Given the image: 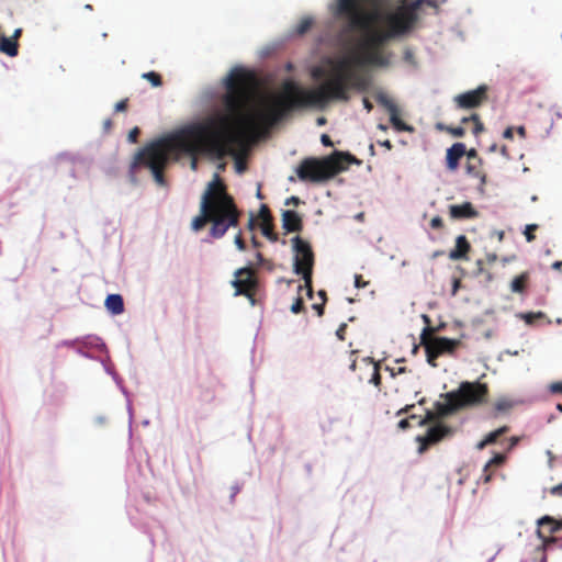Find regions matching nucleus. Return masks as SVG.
I'll use <instances>...</instances> for the list:
<instances>
[{
    "label": "nucleus",
    "mask_w": 562,
    "mask_h": 562,
    "mask_svg": "<svg viewBox=\"0 0 562 562\" xmlns=\"http://www.w3.org/2000/svg\"><path fill=\"white\" fill-rule=\"evenodd\" d=\"M252 77L241 68L233 69L226 78L224 105L227 114H214L201 122L191 123L175 133L157 139L135 156L133 167L148 168L155 181L165 184L164 170L171 156L186 154L191 157V169L198 167L199 155L223 159L235 153L238 131L252 132L261 126H272L291 110L278 112L279 94L271 97L262 109L250 111V85Z\"/></svg>",
    "instance_id": "obj_1"
},
{
    "label": "nucleus",
    "mask_w": 562,
    "mask_h": 562,
    "mask_svg": "<svg viewBox=\"0 0 562 562\" xmlns=\"http://www.w3.org/2000/svg\"><path fill=\"white\" fill-rule=\"evenodd\" d=\"M374 1H337V13L346 20L344 32H359L363 35L360 44L363 54L327 58L326 65L329 69L322 66L314 67L311 71L312 78L326 79L314 89H304L291 79L284 80L277 103L280 106L278 114L284 110L324 108L331 100L347 101L350 89H364L367 85L366 79L355 72V66L367 64L389 66L390 54H385L382 47L389 41L408 34L414 27L397 7L385 11L367 9L366 4Z\"/></svg>",
    "instance_id": "obj_2"
},
{
    "label": "nucleus",
    "mask_w": 562,
    "mask_h": 562,
    "mask_svg": "<svg viewBox=\"0 0 562 562\" xmlns=\"http://www.w3.org/2000/svg\"><path fill=\"white\" fill-rule=\"evenodd\" d=\"M239 221V211L234 199L227 193L226 187L217 173L204 191L200 214L191 223L194 232H199L211 223L210 235L214 238L223 237L228 228L236 227Z\"/></svg>",
    "instance_id": "obj_3"
},
{
    "label": "nucleus",
    "mask_w": 562,
    "mask_h": 562,
    "mask_svg": "<svg viewBox=\"0 0 562 562\" xmlns=\"http://www.w3.org/2000/svg\"><path fill=\"white\" fill-rule=\"evenodd\" d=\"M487 384L469 381L461 382L457 390L441 395L445 401L435 404L436 415L427 412V418L432 420L436 416L447 417L461 409L482 405L487 402Z\"/></svg>",
    "instance_id": "obj_4"
},
{
    "label": "nucleus",
    "mask_w": 562,
    "mask_h": 562,
    "mask_svg": "<svg viewBox=\"0 0 562 562\" xmlns=\"http://www.w3.org/2000/svg\"><path fill=\"white\" fill-rule=\"evenodd\" d=\"M349 157L348 154L336 153L322 159L304 158L296 168V175L301 181L324 182L344 170L345 167L341 160Z\"/></svg>",
    "instance_id": "obj_5"
},
{
    "label": "nucleus",
    "mask_w": 562,
    "mask_h": 562,
    "mask_svg": "<svg viewBox=\"0 0 562 562\" xmlns=\"http://www.w3.org/2000/svg\"><path fill=\"white\" fill-rule=\"evenodd\" d=\"M294 257V272L301 274L304 280V285H299V291L306 288L307 295L311 297L313 294L312 274L314 267V252L308 241L302 239L300 236L292 238Z\"/></svg>",
    "instance_id": "obj_6"
},
{
    "label": "nucleus",
    "mask_w": 562,
    "mask_h": 562,
    "mask_svg": "<svg viewBox=\"0 0 562 562\" xmlns=\"http://www.w3.org/2000/svg\"><path fill=\"white\" fill-rule=\"evenodd\" d=\"M430 328L426 327L420 336V344L425 347L427 362L431 367H437V358L441 355H452L460 345V340L447 337H431Z\"/></svg>",
    "instance_id": "obj_7"
},
{
    "label": "nucleus",
    "mask_w": 562,
    "mask_h": 562,
    "mask_svg": "<svg viewBox=\"0 0 562 562\" xmlns=\"http://www.w3.org/2000/svg\"><path fill=\"white\" fill-rule=\"evenodd\" d=\"M235 289V295L246 296L254 306L257 304V293L259 290V280L250 267H243L235 271V279L232 281Z\"/></svg>",
    "instance_id": "obj_8"
},
{
    "label": "nucleus",
    "mask_w": 562,
    "mask_h": 562,
    "mask_svg": "<svg viewBox=\"0 0 562 562\" xmlns=\"http://www.w3.org/2000/svg\"><path fill=\"white\" fill-rule=\"evenodd\" d=\"M487 86L482 85L474 90L454 97L456 105L459 109H476L487 100Z\"/></svg>",
    "instance_id": "obj_9"
},
{
    "label": "nucleus",
    "mask_w": 562,
    "mask_h": 562,
    "mask_svg": "<svg viewBox=\"0 0 562 562\" xmlns=\"http://www.w3.org/2000/svg\"><path fill=\"white\" fill-rule=\"evenodd\" d=\"M443 2H446V0H402L397 9L405 18L409 19L411 25L415 29L419 20L418 10L422 5L426 4L431 8H438V5Z\"/></svg>",
    "instance_id": "obj_10"
},
{
    "label": "nucleus",
    "mask_w": 562,
    "mask_h": 562,
    "mask_svg": "<svg viewBox=\"0 0 562 562\" xmlns=\"http://www.w3.org/2000/svg\"><path fill=\"white\" fill-rule=\"evenodd\" d=\"M376 101L382 105L390 114V122L392 126L398 132H413V127L406 124L400 117V110L397 105L385 94H379Z\"/></svg>",
    "instance_id": "obj_11"
},
{
    "label": "nucleus",
    "mask_w": 562,
    "mask_h": 562,
    "mask_svg": "<svg viewBox=\"0 0 562 562\" xmlns=\"http://www.w3.org/2000/svg\"><path fill=\"white\" fill-rule=\"evenodd\" d=\"M448 434H450V428L440 423L429 427L426 435L418 438L420 441L419 452L423 453L428 446L438 442Z\"/></svg>",
    "instance_id": "obj_12"
},
{
    "label": "nucleus",
    "mask_w": 562,
    "mask_h": 562,
    "mask_svg": "<svg viewBox=\"0 0 562 562\" xmlns=\"http://www.w3.org/2000/svg\"><path fill=\"white\" fill-rule=\"evenodd\" d=\"M467 148L463 143H454L447 149L446 164L450 171H456L459 167L460 159L465 155Z\"/></svg>",
    "instance_id": "obj_13"
},
{
    "label": "nucleus",
    "mask_w": 562,
    "mask_h": 562,
    "mask_svg": "<svg viewBox=\"0 0 562 562\" xmlns=\"http://www.w3.org/2000/svg\"><path fill=\"white\" fill-rule=\"evenodd\" d=\"M449 215L453 220L475 218L479 212L474 209L471 202L462 204H453L449 206Z\"/></svg>",
    "instance_id": "obj_14"
},
{
    "label": "nucleus",
    "mask_w": 562,
    "mask_h": 562,
    "mask_svg": "<svg viewBox=\"0 0 562 562\" xmlns=\"http://www.w3.org/2000/svg\"><path fill=\"white\" fill-rule=\"evenodd\" d=\"M471 250V245L464 235H459L456 238L454 248L450 250L449 258L451 260H467Z\"/></svg>",
    "instance_id": "obj_15"
},
{
    "label": "nucleus",
    "mask_w": 562,
    "mask_h": 562,
    "mask_svg": "<svg viewBox=\"0 0 562 562\" xmlns=\"http://www.w3.org/2000/svg\"><path fill=\"white\" fill-rule=\"evenodd\" d=\"M282 227L288 232H301L303 228V222L301 216L292 210H285L282 212Z\"/></svg>",
    "instance_id": "obj_16"
},
{
    "label": "nucleus",
    "mask_w": 562,
    "mask_h": 562,
    "mask_svg": "<svg viewBox=\"0 0 562 562\" xmlns=\"http://www.w3.org/2000/svg\"><path fill=\"white\" fill-rule=\"evenodd\" d=\"M543 525L550 526V532H558V531L562 530V520L561 519H555L554 517H552L550 515L541 516L540 518L537 519L538 529L536 530V533H537V537L542 541L544 540V535L540 530V527Z\"/></svg>",
    "instance_id": "obj_17"
},
{
    "label": "nucleus",
    "mask_w": 562,
    "mask_h": 562,
    "mask_svg": "<svg viewBox=\"0 0 562 562\" xmlns=\"http://www.w3.org/2000/svg\"><path fill=\"white\" fill-rule=\"evenodd\" d=\"M507 459H488L487 462L483 465L482 475L480 480L484 483L491 482L494 472L505 464Z\"/></svg>",
    "instance_id": "obj_18"
},
{
    "label": "nucleus",
    "mask_w": 562,
    "mask_h": 562,
    "mask_svg": "<svg viewBox=\"0 0 562 562\" xmlns=\"http://www.w3.org/2000/svg\"><path fill=\"white\" fill-rule=\"evenodd\" d=\"M530 282V273L525 271L515 277L510 282V291L513 293L525 294Z\"/></svg>",
    "instance_id": "obj_19"
},
{
    "label": "nucleus",
    "mask_w": 562,
    "mask_h": 562,
    "mask_svg": "<svg viewBox=\"0 0 562 562\" xmlns=\"http://www.w3.org/2000/svg\"><path fill=\"white\" fill-rule=\"evenodd\" d=\"M104 305L114 315H120L124 312V301L120 294L108 295Z\"/></svg>",
    "instance_id": "obj_20"
},
{
    "label": "nucleus",
    "mask_w": 562,
    "mask_h": 562,
    "mask_svg": "<svg viewBox=\"0 0 562 562\" xmlns=\"http://www.w3.org/2000/svg\"><path fill=\"white\" fill-rule=\"evenodd\" d=\"M0 52L10 57L18 56L19 42H15L14 38L2 36L0 38Z\"/></svg>",
    "instance_id": "obj_21"
},
{
    "label": "nucleus",
    "mask_w": 562,
    "mask_h": 562,
    "mask_svg": "<svg viewBox=\"0 0 562 562\" xmlns=\"http://www.w3.org/2000/svg\"><path fill=\"white\" fill-rule=\"evenodd\" d=\"M481 167H482V160L477 159V160L468 161L465 169H467L468 175H470L474 178H480L481 182L484 184L486 181V176L483 172Z\"/></svg>",
    "instance_id": "obj_22"
},
{
    "label": "nucleus",
    "mask_w": 562,
    "mask_h": 562,
    "mask_svg": "<svg viewBox=\"0 0 562 562\" xmlns=\"http://www.w3.org/2000/svg\"><path fill=\"white\" fill-rule=\"evenodd\" d=\"M363 362H366L367 366L372 367V375H371L369 382L372 383L374 386L380 387L381 374H380L379 364L376 362H374L371 358H364Z\"/></svg>",
    "instance_id": "obj_23"
},
{
    "label": "nucleus",
    "mask_w": 562,
    "mask_h": 562,
    "mask_svg": "<svg viewBox=\"0 0 562 562\" xmlns=\"http://www.w3.org/2000/svg\"><path fill=\"white\" fill-rule=\"evenodd\" d=\"M469 122H472L473 123V128H472V133L477 136L480 133H482L484 131V125L483 123L481 122L480 120V116L479 114H472L471 116L469 117H463L461 120V123L462 124H467Z\"/></svg>",
    "instance_id": "obj_24"
},
{
    "label": "nucleus",
    "mask_w": 562,
    "mask_h": 562,
    "mask_svg": "<svg viewBox=\"0 0 562 562\" xmlns=\"http://www.w3.org/2000/svg\"><path fill=\"white\" fill-rule=\"evenodd\" d=\"M507 431H508V427H506V426L501 427V428L496 429L495 431H492L491 434L487 435V437L483 441H481L479 443V448H483L484 446H486L488 443L496 442L497 439Z\"/></svg>",
    "instance_id": "obj_25"
},
{
    "label": "nucleus",
    "mask_w": 562,
    "mask_h": 562,
    "mask_svg": "<svg viewBox=\"0 0 562 562\" xmlns=\"http://www.w3.org/2000/svg\"><path fill=\"white\" fill-rule=\"evenodd\" d=\"M514 406L515 402L509 397H501L494 404L495 411L498 413H506L510 411Z\"/></svg>",
    "instance_id": "obj_26"
},
{
    "label": "nucleus",
    "mask_w": 562,
    "mask_h": 562,
    "mask_svg": "<svg viewBox=\"0 0 562 562\" xmlns=\"http://www.w3.org/2000/svg\"><path fill=\"white\" fill-rule=\"evenodd\" d=\"M261 233L271 241L278 240V235L273 232V223H260Z\"/></svg>",
    "instance_id": "obj_27"
},
{
    "label": "nucleus",
    "mask_w": 562,
    "mask_h": 562,
    "mask_svg": "<svg viewBox=\"0 0 562 562\" xmlns=\"http://www.w3.org/2000/svg\"><path fill=\"white\" fill-rule=\"evenodd\" d=\"M438 130L447 131L449 134H451L454 137H463L465 134V130L462 126H445L442 124L437 125Z\"/></svg>",
    "instance_id": "obj_28"
},
{
    "label": "nucleus",
    "mask_w": 562,
    "mask_h": 562,
    "mask_svg": "<svg viewBox=\"0 0 562 562\" xmlns=\"http://www.w3.org/2000/svg\"><path fill=\"white\" fill-rule=\"evenodd\" d=\"M144 79L149 81L153 87H160L162 85L161 76L155 71H148L142 75Z\"/></svg>",
    "instance_id": "obj_29"
},
{
    "label": "nucleus",
    "mask_w": 562,
    "mask_h": 562,
    "mask_svg": "<svg viewBox=\"0 0 562 562\" xmlns=\"http://www.w3.org/2000/svg\"><path fill=\"white\" fill-rule=\"evenodd\" d=\"M313 24V20L311 18H303L296 25L295 32L299 35H303L306 33Z\"/></svg>",
    "instance_id": "obj_30"
},
{
    "label": "nucleus",
    "mask_w": 562,
    "mask_h": 562,
    "mask_svg": "<svg viewBox=\"0 0 562 562\" xmlns=\"http://www.w3.org/2000/svg\"><path fill=\"white\" fill-rule=\"evenodd\" d=\"M544 314L542 312H530V313H524L521 314V318L526 322L528 325H533L536 319L543 318Z\"/></svg>",
    "instance_id": "obj_31"
},
{
    "label": "nucleus",
    "mask_w": 562,
    "mask_h": 562,
    "mask_svg": "<svg viewBox=\"0 0 562 562\" xmlns=\"http://www.w3.org/2000/svg\"><path fill=\"white\" fill-rule=\"evenodd\" d=\"M258 217L261 221V223L272 222V216H271L270 210L266 204H262L260 206Z\"/></svg>",
    "instance_id": "obj_32"
},
{
    "label": "nucleus",
    "mask_w": 562,
    "mask_h": 562,
    "mask_svg": "<svg viewBox=\"0 0 562 562\" xmlns=\"http://www.w3.org/2000/svg\"><path fill=\"white\" fill-rule=\"evenodd\" d=\"M537 228H538L537 224H529L526 226L524 235L528 243H531L536 239V235L533 233H535V231H537Z\"/></svg>",
    "instance_id": "obj_33"
},
{
    "label": "nucleus",
    "mask_w": 562,
    "mask_h": 562,
    "mask_svg": "<svg viewBox=\"0 0 562 562\" xmlns=\"http://www.w3.org/2000/svg\"><path fill=\"white\" fill-rule=\"evenodd\" d=\"M339 422L338 418H327L322 423V429L325 432H330L334 430V425Z\"/></svg>",
    "instance_id": "obj_34"
},
{
    "label": "nucleus",
    "mask_w": 562,
    "mask_h": 562,
    "mask_svg": "<svg viewBox=\"0 0 562 562\" xmlns=\"http://www.w3.org/2000/svg\"><path fill=\"white\" fill-rule=\"evenodd\" d=\"M304 310V302L302 296H297L294 303L291 305V312L294 314H299Z\"/></svg>",
    "instance_id": "obj_35"
},
{
    "label": "nucleus",
    "mask_w": 562,
    "mask_h": 562,
    "mask_svg": "<svg viewBox=\"0 0 562 562\" xmlns=\"http://www.w3.org/2000/svg\"><path fill=\"white\" fill-rule=\"evenodd\" d=\"M518 440L519 439L517 437L510 438V440L508 442V447L506 449V452L509 451L512 448H514L517 445ZM504 453H505V451L494 452L493 457H497V458L505 457Z\"/></svg>",
    "instance_id": "obj_36"
},
{
    "label": "nucleus",
    "mask_w": 562,
    "mask_h": 562,
    "mask_svg": "<svg viewBox=\"0 0 562 562\" xmlns=\"http://www.w3.org/2000/svg\"><path fill=\"white\" fill-rule=\"evenodd\" d=\"M417 420V417L415 415L409 416L408 418H404L398 422V428L405 430L411 427V422Z\"/></svg>",
    "instance_id": "obj_37"
},
{
    "label": "nucleus",
    "mask_w": 562,
    "mask_h": 562,
    "mask_svg": "<svg viewBox=\"0 0 562 562\" xmlns=\"http://www.w3.org/2000/svg\"><path fill=\"white\" fill-rule=\"evenodd\" d=\"M430 227L434 229H441L443 227V221L440 216H435L430 221Z\"/></svg>",
    "instance_id": "obj_38"
},
{
    "label": "nucleus",
    "mask_w": 562,
    "mask_h": 562,
    "mask_svg": "<svg viewBox=\"0 0 562 562\" xmlns=\"http://www.w3.org/2000/svg\"><path fill=\"white\" fill-rule=\"evenodd\" d=\"M139 134H140L139 128L134 127L130 131L127 138L131 143H137Z\"/></svg>",
    "instance_id": "obj_39"
},
{
    "label": "nucleus",
    "mask_w": 562,
    "mask_h": 562,
    "mask_svg": "<svg viewBox=\"0 0 562 562\" xmlns=\"http://www.w3.org/2000/svg\"><path fill=\"white\" fill-rule=\"evenodd\" d=\"M346 330H347V324L346 323L340 324V326L336 330V336L339 340L346 339Z\"/></svg>",
    "instance_id": "obj_40"
},
{
    "label": "nucleus",
    "mask_w": 562,
    "mask_h": 562,
    "mask_svg": "<svg viewBox=\"0 0 562 562\" xmlns=\"http://www.w3.org/2000/svg\"><path fill=\"white\" fill-rule=\"evenodd\" d=\"M234 241H235L236 247L239 250L243 251V250L246 249V244H245V240L241 237V233L240 232L235 236V240Z\"/></svg>",
    "instance_id": "obj_41"
},
{
    "label": "nucleus",
    "mask_w": 562,
    "mask_h": 562,
    "mask_svg": "<svg viewBox=\"0 0 562 562\" xmlns=\"http://www.w3.org/2000/svg\"><path fill=\"white\" fill-rule=\"evenodd\" d=\"M369 284L368 281H364L361 274L355 276V286L358 289L366 288Z\"/></svg>",
    "instance_id": "obj_42"
},
{
    "label": "nucleus",
    "mask_w": 562,
    "mask_h": 562,
    "mask_svg": "<svg viewBox=\"0 0 562 562\" xmlns=\"http://www.w3.org/2000/svg\"><path fill=\"white\" fill-rule=\"evenodd\" d=\"M240 490H241V486L238 483H236L232 486V493L229 496L231 503L234 502L236 495L240 492Z\"/></svg>",
    "instance_id": "obj_43"
},
{
    "label": "nucleus",
    "mask_w": 562,
    "mask_h": 562,
    "mask_svg": "<svg viewBox=\"0 0 562 562\" xmlns=\"http://www.w3.org/2000/svg\"><path fill=\"white\" fill-rule=\"evenodd\" d=\"M126 109H127V99L121 100L115 104L116 112H122V111H125Z\"/></svg>",
    "instance_id": "obj_44"
},
{
    "label": "nucleus",
    "mask_w": 562,
    "mask_h": 562,
    "mask_svg": "<svg viewBox=\"0 0 562 562\" xmlns=\"http://www.w3.org/2000/svg\"><path fill=\"white\" fill-rule=\"evenodd\" d=\"M467 157H468V161H471V160H477V159H481L479 156H477V153L474 148H471L470 150H468L465 153Z\"/></svg>",
    "instance_id": "obj_45"
},
{
    "label": "nucleus",
    "mask_w": 562,
    "mask_h": 562,
    "mask_svg": "<svg viewBox=\"0 0 562 562\" xmlns=\"http://www.w3.org/2000/svg\"><path fill=\"white\" fill-rule=\"evenodd\" d=\"M550 493L554 496H562V482L550 488Z\"/></svg>",
    "instance_id": "obj_46"
},
{
    "label": "nucleus",
    "mask_w": 562,
    "mask_h": 562,
    "mask_svg": "<svg viewBox=\"0 0 562 562\" xmlns=\"http://www.w3.org/2000/svg\"><path fill=\"white\" fill-rule=\"evenodd\" d=\"M552 393H562V382H555L550 385Z\"/></svg>",
    "instance_id": "obj_47"
},
{
    "label": "nucleus",
    "mask_w": 562,
    "mask_h": 562,
    "mask_svg": "<svg viewBox=\"0 0 562 562\" xmlns=\"http://www.w3.org/2000/svg\"><path fill=\"white\" fill-rule=\"evenodd\" d=\"M324 306H325V303L322 302V303H315L313 304V308L317 312V315L318 316H322L324 314Z\"/></svg>",
    "instance_id": "obj_48"
},
{
    "label": "nucleus",
    "mask_w": 562,
    "mask_h": 562,
    "mask_svg": "<svg viewBox=\"0 0 562 562\" xmlns=\"http://www.w3.org/2000/svg\"><path fill=\"white\" fill-rule=\"evenodd\" d=\"M503 137L506 138V139H513L514 137V128L512 126L507 127L504 133H503Z\"/></svg>",
    "instance_id": "obj_49"
},
{
    "label": "nucleus",
    "mask_w": 562,
    "mask_h": 562,
    "mask_svg": "<svg viewBox=\"0 0 562 562\" xmlns=\"http://www.w3.org/2000/svg\"><path fill=\"white\" fill-rule=\"evenodd\" d=\"M321 142L324 146H333V142L327 134H323L321 137Z\"/></svg>",
    "instance_id": "obj_50"
},
{
    "label": "nucleus",
    "mask_w": 562,
    "mask_h": 562,
    "mask_svg": "<svg viewBox=\"0 0 562 562\" xmlns=\"http://www.w3.org/2000/svg\"><path fill=\"white\" fill-rule=\"evenodd\" d=\"M300 203H301L300 198L294 196V195L289 198V199H286V201H285L286 205H289V204L299 205Z\"/></svg>",
    "instance_id": "obj_51"
},
{
    "label": "nucleus",
    "mask_w": 562,
    "mask_h": 562,
    "mask_svg": "<svg viewBox=\"0 0 562 562\" xmlns=\"http://www.w3.org/2000/svg\"><path fill=\"white\" fill-rule=\"evenodd\" d=\"M363 106L368 112H371L373 109V105L368 98L363 99Z\"/></svg>",
    "instance_id": "obj_52"
},
{
    "label": "nucleus",
    "mask_w": 562,
    "mask_h": 562,
    "mask_svg": "<svg viewBox=\"0 0 562 562\" xmlns=\"http://www.w3.org/2000/svg\"><path fill=\"white\" fill-rule=\"evenodd\" d=\"M486 260L488 263H493L497 260V255L496 254H487L486 255Z\"/></svg>",
    "instance_id": "obj_53"
},
{
    "label": "nucleus",
    "mask_w": 562,
    "mask_h": 562,
    "mask_svg": "<svg viewBox=\"0 0 562 562\" xmlns=\"http://www.w3.org/2000/svg\"><path fill=\"white\" fill-rule=\"evenodd\" d=\"M379 144L381 146L385 147L389 150H391L393 148V145H392V143L389 139H385L383 142H379Z\"/></svg>",
    "instance_id": "obj_54"
},
{
    "label": "nucleus",
    "mask_w": 562,
    "mask_h": 562,
    "mask_svg": "<svg viewBox=\"0 0 562 562\" xmlns=\"http://www.w3.org/2000/svg\"><path fill=\"white\" fill-rule=\"evenodd\" d=\"M516 132H517V134H518L520 137H522V138H525V137H526V128H525L524 126H518V127L516 128Z\"/></svg>",
    "instance_id": "obj_55"
},
{
    "label": "nucleus",
    "mask_w": 562,
    "mask_h": 562,
    "mask_svg": "<svg viewBox=\"0 0 562 562\" xmlns=\"http://www.w3.org/2000/svg\"><path fill=\"white\" fill-rule=\"evenodd\" d=\"M22 34V30L21 29H16L13 33V35L10 37V38H14L15 42H19V38Z\"/></svg>",
    "instance_id": "obj_56"
},
{
    "label": "nucleus",
    "mask_w": 562,
    "mask_h": 562,
    "mask_svg": "<svg viewBox=\"0 0 562 562\" xmlns=\"http://www.w3.org/2000/svg\"><path fill=\"white\" fill-rule=\"evenodd\" d=\"M256 259H257V263H258V266H262V265H263L265 259H263V256H262V254H261V252H257V254H256Z\"/></svg>",
    "instance_id": "obj_57"
},
{
    "label": "nucleus",
    "mask_w": 562,
    "mask_h": 562,
    "mask_svg": "<svg viewBox=\"0 0 562 562\" xmlns=\"http://www.w3.org/2000/svg\"><path fill=\"white\" fill-rule=\"evenodd\" d=\"M386 369H387V370H390V372H391V374H392L393 376H395L396 374H400V373H404V372H405V370H406L404 367L398 368L397 372H395L393 369H390V368H386Z\"/></svg>",
    "instance_id": "obj_58"
},
{
    "label": "nucleus",
    "mask_w": 562,
    "mask_h": 562,
    "mask_svg": "<svg viewBox=\"0 0 562 562\" xmlns=\"http://www.w3.org/2000/svg\"><path fill=\"white\" fill-rule=\"evenodd\" d=\"M562 268V260L561 261H554L552 263V269L560 270Z\"/></svg>",
    "instance_id": "obj_59"
},
{
    "label": "nucleus",
    "mask_w": 562,
    "mask_h": 562,
    "mask_svg": "<svg viewBox=\"0 0 562 562\" xmlns=\"http://www.w3.org/2000/svg\"><path fill=\"white\" fill-rule=\"evenodd\" d=\"M559 459H553V458H550L548 459V467L550 469H553V467L555 465V462L558 461Z\"/></svg>",
    "instance_id": "obj_60"
},
{
    "label": "nucleus",
    "mask_w": 562,
    "mask_h": 562,
    "mask_svg": "<svg viewBox=\"0 0 562 562\" xmlns=\"http://www.w3.org/2000/svg\"><path fill=\"white\" fill-rule=\"evenodd\" d=\"M251 244L255 248H259L261 246V244L256 239L255 236H252L251 238Z\"/></svg>",
    "instance_id": "obj_61"
},
{
    "label": "nucleus",
    "mask_w": 562,
    "mask_h": 562,
    "mask_svg": "<svg viewBox=\"0 0 562 562\" xmlns=\"http://www.w3.org/2000/svg\"><path fill=\"white\" fill-rule=\"evenodd\" d=\"M459 285H460V281L456 279L453 281V291H452L453 294H456V292L458 291Z\"/></svg>",
    "instance_id": "obj_62"
},
{
    "label": "nucleus",
    "mask_w": 562,
    "mask_h": 562,
    "mask_svg": "<svg viewBox=\"0 0 562 562\" xmlns=\"http://www.w3.org/2000/svg\"><path fill=\"white\" fill-rule=\"evenodd\" d=\"M112 126V121L110 119H108L106 121H104V128L106 131H109Z\"/></svg>",
    "instance_id": "obj_63"
},
{
    "label": "nucleus",
    "mask_w": 562,
    "mask_h": 562,
    "mask_svg": "<svg viewBox=\"0 0 562 562\" xmlns=\"http://www.w3.org/2000/svg\"><path fill=\"white\" fill-rule=\"evenodd\" d=\"M318 295L321 296L322 302H324V303H325V302H326V292H325L324 290H321V291L318 292Z\"/></svg>",
    "instance_id": "obj_64"
}]
</instances>
